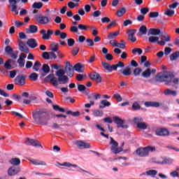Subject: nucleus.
<instances>
[{"mask_svg": "<svg viewBox=\"0 0 179 179\" xmlns=\"http://www.w3.org/2000/svg\"><path fill=\"white\" fill-rule=\"evenodd\" d=\"M65 72L67 76L65 75ZM56 76L57 78L53 73H51L46 77V79L50 80L52 86L57 87L58 85H66V83H69V78L73 76V68L71 65V63L69 62L66 63L65 71L64 69H59L56 71ZM67 76H69V78Z\"/></svg>", "mask_w": 179, "mask_h": 179, "instance_id": "obj_1", "label": "nucleus"}, {"mask_svg": "<svg viewBox=\"0 0 179 179\" xmlns=\"http://www.w3.org/2000/svg\"><path fill=\"white\" fill-rule=\"evenodd\" d=\"M157 76V82H165L166 85L168 86H170L171 82H173L174 85H178L179 83V78H174V74L170 71L159 73Z\"/></svg>", "mask_w": 179, "mask_h": 179, "instance_id": "obj_2", "label": "nucleus"}, {"mask_svg": "<svg viewBox=\"0 0 179 179\" xmlns=\"http://www.w3.org/2000/svg\"><path fill=\"white\" fill-rule=\"evenodd\" d=\"M149 152H156V147L148 145L145 148H139L136 150V153L139 157H148Z\"/></svg>", "mask_w": 179, "mask_h": 179, "instance_id": "obj_3", "label": "nucleus"}, {"mask_svg": "<svg viewBox=\"0 0 179 179\" xmlns=\"http://www.w3.org/2000/svg\"><path fill=\"white\" fill-rule=\"evenodd\" d=\"M157 36H159V38H157V44L159 45H166V42L170 41V36L163 30L158 29Z\"/></svg>", "mask_w": 179, "mask_h": 179, "instance_id": "obj_4", "label": "nucleus"}, {"mask_svg": "<svg viewBox=\"0 0 179 179\" xmlns=\"http://www.w3.org/2000/svg\"><path fill=\"white\" fill-rule=\"evenodd\" d=\"M110 141L109 142V144L111 145L110 146V150L112 153H114L115 155H117V153H120V152H122V148H118V142L115 141L113 137H110Z\"/></svg>", "mask_w": 179, "mask_h": 179, "instance_id": "obj_5", "label": "nucleus"}, {"mask_svg": "<svg viewBox=\"0 0 179 179\" xmlns=\"http://www.w3.org/2000/svg\"><path fill=\"white\" fill-rule=\"evenodd\" d=\"M34 17L40 24H48V23L51 22V17L41 15V14L35 15Z\"/></svg>", "mask_w": 179, "mask_h": 179, "instance_id": "obj_6", "label": "nucleus"}, {"mask_svg": "<svg viewBox=\"0 0 179 179\" xmlns=\"http://www.w3.org/2000/svg\"><path fill=\"white\" fill-rule=\"evenodd\" d=\"M43 117H44V111L41 109H36L33 112V118L38 122V124H41V121H43Z\"/></svg>", "mask_w": 179, "mask_h": 179, "instance_id": "obj_7", "label": "nucleus"}, {"mask_svg": "<svg viewBox=\"0 0 179 179\" xmlns=\"http://www.w3.org/2000/svg\"><path fill=\"white\" fill-rule=\"evenodd\" d=\"M134 121L138 129H148V124L146 122H143V119L142 117H135Z\"/></svg>", "mask_w": 179, "mask_h": 179, "instance_id": "obj_8", "label": "nucleus"}, {"mask_svg": "<svg viewBox=\"0 0 179 179\" xmlns=\"http://www.w3.org/2000/svg\"><path fill=\"white\" fill-rule=\"evenodd\" d=\"M113 118L115 124H117V128H123V129H127V128H128V123L125 122V120H123L117 116L113 117Z\"/></svg>", "mask_w": 179, "mask_h": 179, "instance_id": "obj_9", "label": "nucleus"}, {"mask_svg": "<svg viewBox=\"0 0 179 179\" xmlns=\"http://www.w3.org/2000/svg\"><path fill=\"white\" fill-rule=\"evenodd\" d=\"M40 34L42 36V40H50L52 34H54V31L52 29H41L40 31Z\"/></svg>", "mask_w": 179, "mask_h": 179, "instance_id": "obj_10", "label": "nucleus"}, {"mask_svg": "<svg viewBox=\"0 0 179 179\" xmlns=\"http://www.w3.org/2000/svg\"><path fill=\"white\" fill-rule=\"evenodd\" d=\"M15 85H17L18 86H24L26 85V76L24 75H18L14 79Z\"/></svg>", "mask_w": 179, "mask_h": 179, "instance_id": "obj_11", "label": "nucleus"}, {"mask_svg": "<svg viewBox=\"0 0 179 179\" xmlns=\"http://www.w3.org/2000/svg\"><path fill=\"white\" fill-rule=\"evenodd\" d=\"M20 173V167L19 166H11L8 170V175L10 177H13V176H16Z\"/></svg>", "mask_w": 179, "mask_h": 179, "instance_id": "obj_12", "label": "nucleus"}, {"mask_svg": "<svg viewBox=\"0 0 179 179\" xmlns=\"http://www.w3.org/2000/svg\"><path fill=\"white\" fill-rule=\"evenodd\" d=\"M24 143L28 146H35V148H43V145H41V143H40V142L34 139L27 138Z\"/></svg>", "mask_w": 179, "mask_h": 179, "instance_id": "obj_13", "label": "nucleus"}, {"mask_svg": "<svg viewBox=\"0 0 179 179\" xmlns=\"http://www.w3.org/2000/svg\"><path fill=\"white\" fill-rule=\"evenodd\" d=\"M9 3L11 6V11L15 13V15H19V11H17V6L16 3H19L20 0H8Z\"/></svg>", "mask_w": 179, "mask_h": 179, "instance_id": "obj_14", "label": "nucleus"}, {"mask_svg": "<svg viewBox=\"0 0 179 179\" xmlns=\"http://www.w3.org/2000/svg\"><path fill=\"white\" fill-rule=\"evenodd\" d=\"M90 78L92 80L96 82V83H101V76L97 72L93 71L90 73Z\"/></svg>", "mask_w": 179, "mask_h": 179, "instance_id": "obj_15", "label": "nucleus"}, {"mask_svg": "<svg viewBox=\"0 0 179 179\" xmlns=\"http://www.w3.org/2000/svg\"><path fill=\"white\" fill-rule=\"evenodd\" d=\"M102 66L108 71V72H113V71H117V67L116 64H113L112 66L107 62H102Z\"/></svg>", "mask_w": 179, "mask_h": 179, "instance_id": "obj_16", "label": "nucleus"}, {"mask_svg": "<svg viewBox=\"0 0 179 179\" xmlns=\"http://www.w3.org/2000/svg\"><path fill=\"white\" fill-rule=\"evenodd\" d=\"M117 159L119 160V166H120V167H127V166L131 164V163L127 162V160H128L127 157H118Z\"/></svg>", "mask_w": 179, "mask_h": 179, "instance_id": "obj_17", "label": "nucleus"}, {"mask_svg": "<svg viewBox=\"0 0 179 179\" xmlns=\"http://www.w3.org/2000/svg\"><path fill=\"white\" fill-rule=\"evenodd\" d=\"M76 145L80 149H90V143H85L82 141H78L76 142Z\"/></svg>", "mask_w": 179, "mask_h": 179, "instance_id": "obj_18", "label": "nucleus"}, {"mask_svg": "<svg viewBox=\"0 0 179 179\" xmlns=\"http://www.w3.org/2000/svg\"><path fill=\"white\" fill-rule=\"evenodd\" d=\"M26 57H27V55H26V54H24V53L20 54V57L17 61L20 68H24V62H26L24 59L26 58Z\"/></svg>", "mask_w": 179, "mask_h": 179, "instance_id": "obj_19", "label": "nucleus"}, {"mask_svg": "<svg viewBox=\"0 0 179 179\" xmlns=\"http://www.w3.org/2000/svg\"><path fill=\"white\" fill-rule=\"evenodd\" d=\"M38 31V27L36 25L31 24L29 28L26 29V33L27 34H36Z\"/></svg>", "mask_w": 179, "mask_h": 179, "instance_id": "obj_20", "label": "nucleus"}, {"mask_svg": "<svg viewBox=\"0 0 179 179\" xmlns=\"http://www.w3.org/2000/svg\"><path fill=\"white\" fill-rule=\"evenodd\" d=\"M136 33V30L135 29H130L128 31V38L130 40V41H132V43H135L136 41V37H135V34Z\"/></svg>", "mask_w": 179, "mask_h": 179, "instance_id": "obj_21", "label": "nucleus"}, {"mask_svg": "<svg viewBox=\"0 0 179 179\" xmlns=\"http://www.w3.org/2000/svg\"><path fill=\"white\" fill-rule=\"evenodd\" d=\"M19 50L20 51L25 52L26 54H29V48H27V46H26L24 43H23L22 41H19Z\"/></svg>", "mask_w": 179, "mask_h": 179, "instance_id": "obj_22", "label": "nucleus"}, {"mask_svg": "<svg viewBox=\"0 0 179 179\" xmlns=\"http://www.w3.org/2000/svg\"><path fill=\"white\" fill-rule=\"evenodd\" d=\"M27 44L29 48H36V47H38V45L37 41L34 38L28 39Z\"/></svg>", "mask_w": 179, "mask_h": 179, "instance_id": "obj_23", "label": "nucleus"}, {"mask_svg": "<svg viewBox=\"0 0 179 179\" xmlns=\"http://www.w3.org/2000/svg\"><path fill=\"white\" fill-rule=\"evenodd\" d=\"M30 163L33 164L34 166H47V163L44 161L38 160V159H28Z\"/></svg>", "mask_w": 179, "mask_h": 179, "instance_id": "obj_24", "label": "nucleus"}, {"mask_svg": "<svg viewBox=\"0 0 179 179\" xmlns=\"http://www.w3.org/2000/svg\"><path fill=\"white\" fill-rule=\"evenodd\" d=\"M87 99L90 101H94V100L101 99V95L100 94L92 93L87 96Z\"/></svg>", "mask_w": 179, "mask_h": 179, "instance_id": "obj_25", "label": "nucleus"}, {"mask_svg": "<svg viewBox=\"0 0 179 179\" xmlns=\"http://www.w3.org/2000/svg\"><path fill=\"white\" fill-rule=\"evenodd\" d=\"M157 135L159 136H169V135H170V131H169L167 129H159Z\"/></svg>", "mask_w": 179, "mask_h": 179, "instance_id": "obj_26", "label": "nucleus"}, {"mask_svg": "<svg viewBox=\"0 0 179 179\" xmlns=\"http://www.w3.org/2000/svg\"><path fill=\"white\" fill-rule=\"evenodd\" d=\"M73 69L76 70V72L82 73L85 71V66L82 65L80 63H78L73 66Z\"/></svg>", "mask_w": 179, "mask_h": 179, "instance_id": "obj_27", "label": "nucleus"}, {"mask_svg": "<svg viewBox=\"0 0 179 179\" xmlns=\"http://www.w3.org/2000/svg\"><path fill=\"white\" fill-rule=\"evenodd\" d=\"M55 36H59V37H60V38H62V40H65V38H66V37H68V35L66 34V33L61 32V31L59 29H57L55 31Z\"/></svg>", "mask_w": 179, "mask_h": 179, "instance_id": "obj_28", "label": "nucleus"}, {"mask_svg": "<svg viewBox=\"0 0 179 179\" xmlns=\"http://www.w3.org/2000/svg\"><path fill=\"white\" fill-rule=\"evenodd\" d=\"M165 96H177V91H174L170 89L165 90L164 91Z\"/></svg>", "mask_w": 179, "mask_h": 179, "instance_id": "obj_29", "label": "nucleus"}, {"mask_svg": "<svg viewBox=\"0 0 179 179\" xmlns=\"http://www.w3.org/2000/svg\"><path fill=\"white\" fill-rule=\"evenodd\" d=\"M100 103L99 108H105V107H110L111 106V103L107 100H102Z\"/></svg>", "mask_w": 179, "mask_h": 179, "instance_id": "obj_30", "label": "nucleus"}, {"mask_svg": "<svg viewBox=\"0 0 179 179\" xmlns=\"http://www.w3.org/2000/svg\"><path fill=\"white\" fill-rule=\"evenodd\" d=\"M10 164H12V166H19L20 164V159L19 158H12L10 160H9Z\"/></svg>", "mask_w": 179, "mask_h": 179, "instance_id": "obj_31", "label": "nucleus"}, {"mask_svg": "<svg viewBox=\"0 0 179 179\" xmlns=\"http://www.w3.org/2000/svg\"><path fill=\"white\" fill-rule=\"evenodd\" d=\"M148 36H157V28H150L148 31Z\"/></svg>", "mask_w": 179, "mask_h": 179, "instance_id": "obj_32", "label": "nucleus"}, {"mask_svg": "<svg viewBox=\"0 0 179 179\" xmlns=\"http://www.w3.org/2000/svg\"><path fill=\"white\" fill-rule=\"evenodd\" d=\"M139 33H140V36L146 35L148 33V28L146 27V26L145 25L141 26L139 29Z\"/></svg>", "mask_w": 179, "mask_h": 179, "instance_id": "obj_33", "label": "nucleus"}, {"mask_svg": "<svg viewBox=\"0 0 179 179\" xmlns=\"http://www.w3.org/2000/svg\"><path fill=\"white\" fill-rule=\"evenodd\" d=\"M126 12H127V10L125 9V8L122 7L119 10H117L116 15L117 16H118V17H121L122 16H124V15H125Z\"/></svg>", "mask_w": 179, "mask_h": 179, "instance_id": "obj_34", "label": "nucleus"}, {"mask_svg": "<svg viewBox=\"0 0 179 179\" xmlns=\"http://www.w3.org/2000/svg\"><path fill=\"white\" fill-rule=\"evenodd\" d=\"M145 107H157V102L155 101H145L144 103Z\"/></svg>", "mask_w": 179, "mask_h": 179, "instance_id": "obj_35", "label": "nucleus"}, {"mask_svg": "<svg viewBox=\"0 0 179 179\" xmlns=\"http://www.w3.org/2000/svg\"><path fill=\"white\" fill-rule=\"evenodd\" d=\"M122 73L124 76H129L131 73H132V71H131V67L128 66L125 69H124L122 72Z\"/></svg>", "mask_w": 179, "mask_h": 179, "instance_id": "obj_36", "label": "nucleus"}, {"mask_svg": "<svg viewBox=\"0 0 179 179\" xmlns=\"http://www.w3.org/2000/svg\"><path fill=\"white\" fill-rule=\"evenodd\" d=\"M41 66V63H40V62L38 61H36L34 64L33 69L34 71H36V72H38Z\"/></svg>", "mask_w": 179, "mask_h": 179, "instance_id": "obj_37", "label": "nucleus"}, {"mask_svg": "<svg viewBox=\"0 0 179 179\" xmlns=\"http://www.w3.org/2000/svg\"><path fill=\"white\" fill-rule=\"evenodd\" d=\"M145 174L147 176H150V177H155L156 174H157V171L156 170H150V171H147L145 172Z\"/></svg>", "mask_w": 179, "mask_h": 179, "instance_id": "obj_38", "label": "nucleus"}, {"mask_svg": "<svg viewBox=\"0 0 179 179\" xmlns=\"http://www.w3.org/2000/svg\"><path fill=\"white\" fill-rule=\"evenodd\" d=\"M141 76H143V78H150V69H147L144 71L142 73Z\"/></svg>", "mask_w": 179, "mask_h": 179, "instance_id": "obj_39", "label": "nucleus"}, {"mask_svg": "<svg viewBox=\"0 0 179 179\" xmlns=\"http://www.w3.org/2000/svg\"><path fill=\"white\" fill-rule=\"evenodd\" d=\"M32 8H34V9H41V8H43V3L35 2L33 3Z\"/></svg>", "mask_w": 179, "mask_h": 179, "instance_id": "obj_40", "label": "nucleus"}, {"mask_svg": "<svg viewBox=\"0 0 179 179\" xmlns=\"http://www.w3.org/2000/svg\"><path fill=\"white\" fill-rule=\"evenodd\" d=\"M12 59H8L5 64H4V67L6 68V69H12Z\"/></svg>", "mask_w": 179, "mask_h": 179, "instance_id": "obj_41", "label": "nucleus"}, {"mask_svg": "<svg viewBox=\"0 0 179 179\" xmlns=\"http://www.w3.org/2000/svg\"><path fill=\"white\" fill-rule=\"evenodd\" d=\"M148 41L150 43V44H155V43H157V36H150L148 38Z\"/></svg>", "mask_w": 179, "mask_h": 179, "instance_id": "obj_42", "label": "nucleus"}, {"mask_svg": "<svg viewBox=\"0 0 179 179\" xmlns=\"http://www.w3.org/2000/svg\"><path fill=\"white\" fill-rule=\"evenodd\" d=\"M29 78L31 80H34V82H36V80L38 79V75L36 73H32L29 75Z\"/></svg>", "mask_w": 179, "mask_h": 179, "instance_id": "obj_43", "label": "nucleus"}, {"mask_svg": "<svg viewBox=\"0 0 179 179\" xmlns=\"http://www.w3.org/2000/svg\"><path fill=\"white\" fill-rule=\"evenodd\" d=\"M59 166H64L65 167H78V165L76 164H72L69 162H64L63 164L58 163Z\"/></svg>", "mask_w": 179, "mask_h": 179, "instance_id": "obj_44", "label": "nucleus"}, {"mask_svg": "<svg viewBox=\"0 0 179 179\" xmlns=\"http://www.w3.org/2000/svg\"><path fill=\"white\" fill-rule=\"evenodd\" d=\"M118 34H120L119 32L109 33L108 35V40H113V38H115Z\"/></svg>", "mask_w": 179, "mask_h": 179, "instance_id": "obj_45", "label": "nucleus"}, {"mask_svg": "<svg viewBox=\"0 0 179 179\" xmlns=\"http://www.w3.org/2000/svg\"><path fill=\"white\" fill-rule=\"evenodd\" d=\"M179 57V52H176L170 56L171 61H176Z\"/></svg>", "mask_w": 179, "mask_h": 179, "instance_id": "obj_46", "label": "nucleus"}, {"mask_svg": "<svg viewBox=\"0 0 179 179\" xmlns=\"http://www.w3.org/2000/svg\"><path fill=\"white\" fill-rule=\"evenodd\" d=\"M42 71L44 73H50V66L46 64H43L42 66Z\"/></svg>", "mask_w": 179, "mask_h": 179, "instance_id": "obj_47", "label": "nucleus"}, {"mask_svg": "<svg viewBox=\"0 0 179 179\" xmlns=\"http://www.w3.org/2000/svg\"><path fill=\"white\" fill-rule=\"evenodd\" d=\"M141 73L142 69L141 68H136L133 71L134 76H139V75H141Z\"/></svg>", "mask_w": 179, "mask_h": 179, "instance_id": "obj_48", "label": "nucleus"}, {"mask_svg": "<svg viewBox=\"0 0 179 179\" xmlns=\"http://www.w3.org/2000/svg\"><path fill=\"white\" fill-rule=\"evenodd\" d=\"M132 108L133 110H134V111L141 110V105H139V103L137 101H136L133 103Z\"/></svg>", "mask_w": 179, "mask_h": 179, "instance_id": "obj_49", "label": "nucleus"}, {"mask_svg": "<svg viewBox=\"0 0 179 179\" xmlns=\"http://www.w3.org/2000/svg\"><path fill=\"white\" fill-rule=\"evenodd\" d=\"M93 115H94V117H102L103 116V111L96 110L93 112Z\"/></svg>", "mask_w": 179, "mask_h": 179, "instance_id": "obj_50", "label": "nucleus"}, {"mask_svg": "<svg viewBox=\"0 0 179 179\" xmlns=\"http://www.w3.org/2000/svg\"><path fill=\"white\" fill-rule=\"evenodd\" d=\"M174 163V159L173 158H166L164 161V164H173Z\"/></svg>", "mask_w": 179, "mask_h": 179, "instance_id": "obj_51", "label": "nucleus"}, {"mask_svg": "<svg viewBox=\"0 0 179 179\" xmlns=\"http://www.w3.org/2000/svg\"><path fill=\"white\" fill-rule=\"evenodd\" d=\"M140 12H141V15H146L147 13H149V8H148V7L142 8L140 10Z\"/></svg>", "mask_w": 179, "mask_h": 179, "instance_id": "obj_52", "label": "nucleus"}, {"mask_svg": "<svg viewBox=\"0 0 179 179\" xmlns=\"http://www.w3.org/2000/svg\"><path fill=\"white\" fill-rule=\"evenodd\" d=\"M67 43L69 47H73V45H75V40H73V38H69L67 40Z\"/></svg>", "mask_w": 179, "mask_h": 179, "instance_id": "obj_53", "label": "nucleus"}, {"mask_svg": "<svg viewBox=\"0 0 179 179\" xmlns=\"http://www.w3.org/2000/svg\"><path fill=\"white\" fill-rule=\"evenodd\" d=\"M90 27V26L83 25V24H78V29H79L80 30H85V31H86V30H87V29H89Z\"/></svg>", "mask_w": 179, "mask_h": 179, "instance_id": "obj_54", "label": "nucleus"}, {"mask_svg": "<svg viewBox=\"0 0 179 179\" xmlns=\"http://www.w3.org/2000/svg\"><path fill=\"white\" fill-rule=\"evenodd\" d=\"M165 15H166L167 16H170V17L173 16L174 15V10L167 9L165 12Z\"/></svg>", "mask_w": 179, "mask_h": 179, "instance_id": "obj_55", "label": "nucleus"}, {"mask_svg": "<svg viewBox=\"0 0 179 179\" xmlns=\"http://www.w3.org/2000/svg\"><path fill=\"white\" fill-rule=\"evenodd\" d=\"M136 52H138V55H141V54H142V52H143V51H142L141 48H134L132 50L133 54H136Z\"/></svg>", "mask_w": 179, "mask_h": 179, "instance_id": "obj_56", "label": "nucleus"}, {"mask_svg": "<svg viewBox=\"0 0 179 179\" xmlns=\"http://www.w3.org/2000/svg\"><path fill=\"white\" fill-rule=\"evenodd\" d=\"M113 98L115 99V100H117V101H122V97H121V95H120V94H115L113 95Z\"/></svg>", "mask_w": 179, "mask_h": 179, "instance_id": "obj_57", "label": "nucleus"}, {"mask_svg": "<svg viewBox=\"0 0 179 179\" xmlns=\"http://www.w3.org/2000/svg\"><path fill=\"white\" fill-rule=\"evenodd\" d=\"M171 177L173 178H176V177H178V171H173L172 172L170 173Z\"/></svg>", "mask_w": 179, "mask_h": 179, "instance_id": "obj_58", "label": "nucleus"}, {"mask_svg": "<svg viewBox=\"0 0 179 179\" xmlns=\"http://www.w3.org/2000/svg\"><path fill=\"white\" fill-rule=\"evenodd\" d=\"M105 58L106 59H107V61H113L114 59V57H113V55L108 53L105 55Z\"/></svg>", "mask_w": 179, "mask_h": 179, "instance_id": "obj_59", "label": "nucleus"}, {"mask_svg": "<svg viewBox=\"0 0 179 179\" xmlns=\"http://www.w3.org/2000/svg\"><path fill=\"white\" fill-rule=\"evenodd\" d=\"M165 159V157H159L157 162L158 164H164Z\"/></svg>", "mask_w": 179, "mask_h": 179, "instance_id": "obj_60", "label": "nucleus"}, {"mask_svg": "<svg viewBox=\"0 0 179 179\" xmlns=\"http://www.w3.org/2000/svg\"><path fill=\"white\" fill-rule=\"evenodd\" d=\"M78 90L79 92H85L86 90V87L83 85H78Z\"/></svg>", "mask_w": 179, "mask_h": 179, "instance_id": "obj_61", "label": "nucleus"}, {"mask_svg": "<svg viewBox=\"0 0 179 179\" xmlns=\"http://www.w3.org/2000/svg\"><path fill=\"white\" fill-rule=\"evenodd\" d=\"M42 57H43V58H44V59H50V52H44L42 54Z\"/></svg>", "mask_w": 179, "mask_h": 179, "instance_id": "obj_62", "label": "nucleus"}, {"mask_svg": "<svg viewBox=\"0 0 179 179\" xmlns=\"http://www.w3.org/2000/svg\"><path fill=\"white\" fill-rule=\"evenodd\" d=\"M102 23H110L111 22V20L108 17H104L101 19Z\"/></svg>", "mask_w": 179, "mask_h": 179, "instance_id": "obj_63", "label": "nucleus"}, {"mask_svg": "<svg viewBox=\"0 0 179 179\" xmlns=\"http://www.w3.org/2000/svg\"><path fill=\"white\" fill-rule=\"evenodd\" d=\"M78 53H79V48L76 47L72 50L73 55H78Z\"/></svg>", "mask_w": 179, "mask_h": 179, "instance_id": "obj_64", "label": "nucleus"}]
</instances>
